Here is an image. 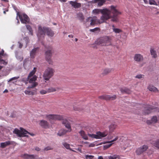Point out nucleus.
<instances>
[{"instance_id": "nucleus-1", "label": "nucleus", "mask_w": 159, "mask_h": 159, "mask_svg": "<svg viewBox=\"0 0 159 159\" xmlns=\"http://www.w3.org/2000/svg\"><path fill=\"white\" fill-rule=\"evenodd\" d=\"M110 8V10L107 8L102 9H96L93 11V12L95 14L100 12L102 14L100 20L102 23L110 18L111 21L116 22L118 20V16L121 14V12L116 9V7L112 5Z\"/></svg>"}, {"instance_id": "nucleus-2", "label": "nucleus", "mask_w": 159, "mask_h": 159, "mask_svg": "<svg viewBox=\"0 0 159 159\" xmlns=\"http://www.w3.org/2000/svg\"><path fill=\"white\" fill-rule=\"evenodd\" d=\"M46 33L48 35L51 37L53 36L54 34V33L50 29L47 27H42L40 25L39 26L37 36L39 40L44 37Z\"/></svg>"}, {"instance_id": "nucleus-3", "label": "nucleus", "mask_w": 159, "mask_h": 159, "mask_svg": "<svg viewBox=\"0 0 159 159\" xmlns=\"http://www.w3.org/2000/svg\"><path fill=\"white\" fill-rule=\"evenodd\" d=\"M111 38L110 36H104L99 38L97 41V44L101 46H111Z\"/></svg>"}, {"instance_id": "nucleus-4", "label": "nucleus", "mask_w": 159, "mask_h": 159, "mask_svg": "<svg viewBox=\"0 0 159 159\" xmlns=\"http://www.w3.org/2000/svg\"><path fill=\"white\" fill-rule=\"evenodd\" d=\"M36 71V68H34L33 70L30 73L28 76L29 83L31 84L27 87L28 89L34 88L37 86L38 84L37 83L35 82L37 78V76L35 75H34Z\"/></svg>"}, {"instance_id": "nucleus-5", "label": "nucleus", "mask_w": 159, "mask_h": 159, "mask_svg": "<svg viewBox=\"0 0 159 159\" xmlns=\"http://www.w3.org/2000/svg\"><path fill=\"white\" fill-rule=\"evenodd\" d=\"M101 23H102V22H100V20L98 19L97 18L96 16L88 17L84 21V24L87 27L91 25H93L95 24Z\"/></svg>"}, {"instance_id": "nucleus-6", "label": "nucleus", "mask_w": 159, "mask_h": 159, "mask_svg": "<svg viewBox=\"0 0 159 159\" xmlns=\"http://www.w3.org/2000/svg\"><path fill=\"white\" fill-rule=\"evenodd\" d=\"M13 133L16 134V135L19 137H28L29 134H30L32 136L34 135L33 134L30 133L26 130L21 127L20 128V129L15 128L13 131Z\"/></svg>"}, {"instance_id": "nucleus-7", "label": "nucleus", "mask_w": 159, "mask_h": 159, "mask_svg": "<svg viewBox=\"0 0 159 159\" xmlns=\"http://www.w3.org/2000/svg\"><path fill=\"white\" fill-rule=\"evenodd\" d=\"M70 121H69L66 119H64L62 120V123L68 129V130H66L65 129H62L60 130L57 134L58 135L61 136L65 134L68 132L71 131V129L70 128Z\"/></svg>"}, {"instance_id": "nucleus-8", "label": "nucleus", "mask_w": 159, "mask_h": 159, "mask_svg": "<svg viewBox=\"0 0 159 159\" xmlns=\"http://www.w3.org/2000/svg\"><path fill=\"white\" fill-rule=\"evenodd\" d=\"M54 72V70L50 67L47 68L43 75V77L45 80L48 81L53 76Z\"/></svg>"}, {"instance_id": "nucleus-9", "label": "nucleus", "mask_w": 159, "mask_h": 159, "mask_svg": "<svg viewBox=\"0 0 159 159\" xmlns=\"http://www.w3.org/2000/svg\"><path fill=\"white\" fill-rule=\"evenodd\" d=\"M107 134V133L106 132H97L96 134H88V136L92 138L96 139H101L103 137L106 136Z\"/></svg>"}, {"instance_id": "nucleus-10", "label": "nucleus", "mask_w": 159, "mask_h": 159, "mask_svg": "<svg viewBox=\"0 0 159 159\" xmlns=\"http://www.w3.org/2000/svg\"><path fill=\"white\" fill-rule=\"evenodd\" d=\"M17 16H18L21 23L23 24H27L30 21L29 18L28 16L25 13L19 14V12L17 13Z\"/></svg>"}, {"instance_id": "nucleus-11", "label": "nucleus", "mask_w": 159, "mask_h": 159, "mask_svg": "<svg viewBox=\"0 0 159 159\" xmlns=\"http://www.w3.org/2000/svg\"><path fill=\"white\" fill-rule=\"evenodd\" d=\"M29 42V40L28 37H25L22 39L20 41L18 42V45L19 48H21L22 46L26 48L27 45Z\"/></svg>"}, {"instance_id": "nucleus-12", "label": "nucleus", "mask_w": 159, "mask_h": 159, "mask_svg": "<svg viewBox=\"0 0 159 159\" xmlns=\"http://www.w3.org/2000/svg\"><path fill=\"white\" fill-rule=\"evenodd\" d=\"M51 48L50 49L47 50L45 53V57L46 61L49 64H52L53 61L51 59L52 53L51 51Z\"/></svg>"}, {"instance_id": "nucleus-13", "label": "nucleus", "mask_w": 159, "mask_h": 159, "mask_svg": "<svg viewBox=\"0 0 159 159\" xmlns=\"http://www.w3.org/2000/svg\"><path fill=\"white\" fill-rule=\"evenodd\" d=\"M148 148V146L146 145H143L142 147L137 149L136 151V153L137 155H140L144 152L146 151Z\"/></svg>"}, {"instance_id": "nucleus-14", "label": "nucleus", "mask_w": 159, "mask_h": 159, "mask_svg": "<svg viewBox=\"0 0 159 159\" xmlns=\"http://www.w3.org/2000/svg\"><path fill=\"white\" fill-rule=\"evenodd\" d=\"M99 98L100 99H103L107 100H113L116 98V96L115 95H113L112 96H111L109 95H104L100 96Z\"/></svg>"}, {"instance_id": "nucleus-15", "label": "nucleus", "mask_w": 159, "mask_h": 159, "mask_svg": "<svg viewBox=\"0 0 159 159\" xmlns=\"http://www.w3.org/2000/svg\"><path fill=\"white\" fill-rule=\"evenodd\" d=\"M21 156L22 157L27 159H36L38 158V156L36 155H29L27 154L22 155Z\"/></svg>"}, {"instance_id": "nucleus-16", "label": "nucleus", "mask_w": 159, "mask_h": 159, "mask_svg": "<svg viewBox=\"0 0 159 159\" xmlns=\"http://www.w3.org/2000/svg\"><path fill=\"white\" fill-rule=\"evenodd\" d=\"M155 108V107L151 105L148 106L146 107L144 111V114L145 115L148 114L152 111Z\"/></svg>"}, {"instance_id": "nucleus-17", "label": "nucleus", "mask_w": 159, "mask_h": 159, "mask_svg": "<svg viewBox=\"0 0 159 159\" xmlns=\"http://www.w3.org/2000/svg\"><path fill=\"white\" fill-rule=\"evenodd\" d=\"M48 119L51 121V120H60L61 119L60 117L57 115H49L47 116Z\"/></svg>"}, {"instance_id": "nucleus-18", "label": "nucleus", "mask_w": 159, "mask_h": 159, "mask_svg": "<svg viewBox=\"0 0 159 159\" xmlns=\"http://www.w3.org/2000/svg\"><path fill=\"white\" fill-rule=\"evenodd\" d=\"M134 60L137 62H141L143 60V56L140 54H136L135 55Z\"/></svg>"}, {"instance_id": "nucleus-19", "label": "nucleus", "mask_w": 159, "mask_h": 159, "mask_svg": "<svg viewBox=\"0 0 159 159\" xmlns=\"http://www.w3.org/2000/svg\"><path fill=\"white\" fill-rule=\"evenodd\" d=\"M4 51L2 49L1 52H0V63L3 64L5 65H6L7 64V62L3 59H1L2 57L3 56ZM2 67L0 66V69H1Z\"/></svg>"}, {"instance_id": "nucleus-20", "label": "nucleus", "mask_w": 159, "mask_h": 159, "mask_svg": "<svg viewBox=\"0 0 159 159\" xmlns=\"http://www.w3.org/2000/svg\"><path fill=\"white\" fill-rule=\"evenodd\" d=\"M38 50V48H35L31 50L30 52V56L31 58H34L35 57L37 52Z\"/></svg>"}, {"instance_id": "nucleus-21", "label": "nucleus", "mask_w": 159, "mask_h": 159, "mask_svg": "<svg viewBox=\"0 0 159 159\" xmlns=\"http://www.w3.org/2000/svg\"><path fill=\"white\" fill-rule=\"evenodd\" d=\"M39 125L43 127L47 128L49 126L48 122L44 120H41L39 123Z\"/></svg>"}, {"instance_id": "nucleus-22", "label": "nucleus", "mask_w": 159, "mask_h": 159, "mask_svg": "<svg viewBox=\"0 0 159 159\" xmlns=\"http://www.w3.org/2000/svg\"><path fill=\"white\" fill-rule=\"evenodd\" d=\"M79 133L81 137L84 140H88V137L87 134L85 133L84 131L81 130L79 132Z\"/></svg>"}, {"instance_id": "nucleus-23", "label": "nucleus", "mask_w": 159, "mask_h": 159, "mask_svg": "<svg viewBox=\"0 0 159 159\" xmlns=\"http://www.w3.org/2000/svg\"><path fill=\"white\" fill-rule=\"evenodd\" d=\"M69 3L71 5V6L75 8H77L80 7L81 5L80 3H77L76 1H72L69 2Z\"/></svg>"}, {"instance_id": "nucleus-24", "label": "nucleus", "mask_w": 159, "mask_h": 159, "mask_svg": "<svg viewBox=\"0 0 159 159\" xmlns=\"http://www.w3.org/2000/svg\"><path fill=\"white\" fill-rule=\"evenodd\" d=\"M157 119L156 116H153L151 118V120H148L147 123L148 124H151L152 123H155L157 122Z\"/></svg>"}, {"instance_id": "nucleus-25", "label": "nucleus", "mask_w": 159, "mask_h": 159, "mask_svg": "<svg viewBox=\"0 0 159 159\" xmlns=\"http://www.w3.org/2000/svg\"><path fill=\"white\" fill-rule=\"evenodd\" d=\"M27 89H28L26 90L24 92L25 94L28 95H34L36 94V90H34L32 91H30L29 90V89H28L27 88Z\"/></svg>"}, {"instance_id": "nucleus-26", "label": "nucleus", "mask_w": 159, "mask_h": 159, "mask_svg": "<svg viewBox=\"0 0 159 159\" xmlns=\"http://www.w3.org/2000/svg\"><path fill=\"white\" fill-rule=\"evenodd\" d=\"M16 56L17 59L20 61H21L23 59L22 53L21 52H16Z\"/></svg>"}, {"instance_id": "nucleus-27", "label": "nucleus", "mask_w": 159, "mask_h": 159, "mask_svg": "<svg viewBox=\"0 0 159 159\" xmlns=\"http://www.w3.org/2000/svg\"><path fill=\"white\" fill-rule=\"evenodd\" d=\"M116 127V125L115 123H112L109 127L110 132H113Z\"/></svg>"}, {"instance_id": "nucleus-28", "label": "nucleus", "mask_w": 159, "mask_h": 159, "mask_svg": "<svg viewBox=\"0 0 159 159\" xmlns=\"http://www.w3.org/2000/svg\"><path fill=\"white\" fill-rule=\"evenodd\" d=\"M11 142L10 141H6L5 142L1 143L0 144L1 147L2 148H3L6 147L11 144Z\"/></svg>"}, {"instance_id": "nucleus-29", "label": "nucleus", "mask_w": 159, "mask_h": 159, "mask_svg": "<svg viewBox=\"0 0 159 159\" xmlns=\"http://www.w3.org/2000/svg\"><path fill=\"white\" fill-rule=\"evenodd\" d=\"M148 89L149 90L154 92H157L158 91V90L153 85H149L148 87Z\"/></svg>"}, {"instance_id": "nucleus-30", "label": "nucleus", "mask_w": 159, "mask_h": 159, "mask_svg": "<svg viewBox=\"0 0 159 159\" xmlns=\"http://www.w3.org/2000/svg\"><path fill=\"white\" fill-rule=\"evenodd\" d=\"M60 89L58 87H57L56 88H55L53 87H50L48 89H47L48 92H52L55 91H56L57 90H58Z\"/></svg>"}, {"instance_id": "nucleus-31", "label": "nucleus", "mask_w": 159, "mask_h": 159, "mask_svg": "<svg viewBox=\"0 0 159 159\" xmlns=\"http://www.w3.org/2000/svg\"><path fill=\"white\" fill-rule=\"evenodd\" d=\"M105 0H94V2H98V5L99 6H102L105 2Z\"/></svg>"}, {"instance_id": "nucleus-32", "label": "nucleus", "mask_w": 159, "mask_h": 159, "mask_svg": "<svg viewBox=\"0 0 159 159\" xmlns=\"http://www.w3.org/2000/svg\"><path fill=\"white\" fill-rule=\"evenodd\" d=\"M150 52L152 57L155 58L157 57V54L156 51L151 48L150 50Z\"/></svg>"}, {"instance_id": "nucleus-33", "label": "nucleus", "mask_w": 159, "mask_h": 159, "mask_svg": "<svg viewBox=\"0 0 159 159\" xmlns=\"http://www.w3.org/2000/svg\"><path fill=\"white\" fill-rule=\"evenodd\" d=\"M26 26L27 29L29 31V34L31 35H33V33L31 27L29 25H26Z\"/></svg>"}, {"instance_id": "nucleus-34", "label": "nucleus", "mask_w": 159, "mask_h": 159, "mask_svg": "<svg viewBox=\"0 0 159 159\" xmlns=\"http://www.w3.org/2000/svg\"><path fill=\"white\" fill-rule=\"evenodd\" d=\"M121 91L122 93H130V91L126 88L122 89H121Z\"/></svg>"}, {"instance_id": "nucleus-35", "label": "nucleus", "mask_w": 159, "mask_h": 159, "mask_svg": "<svg viewBox=\"0 0 159 159\" xmlns=\"http://www.w3.org/2000/svg\"><path fill=\"white\" fill-rule=\"evenodd\" d=\"M109 159H119V157L116 155L110 156L108 157Z\"/></svg>"}, {"instance_id": "nucleus-36", "label": "nucleus", "mask_w": 159, "mask_h": 159, "mask_svg": "<svg viewBox=\"0 0 159 159\" xmlns=\"http://www.w3.org/2000/svg\"><path fill=\"white\" fill-rule=\"evenodd\" d=\"M101 144L102 143H101L99 144H97L96 142H95L94 143H90V144H89V147H94L95 146H97L99 145H101Z\"/></svg>"}, {"instance_id": "nucleus-37", "label": "nucleus", "mask_w": 159, "mask_h": 159, "mask_svg": "<svg viewBox=\"0 0 159 159\" xmlns=\"http://www.w3.org/2000/svg\"><path fill=\"white\" fill-rule=\"evenodd\" d=\"M112 30L113 31L116 33H119L121 31L120 29L118 28H112Z\"/></svg>"}, {"instance_id": "nucleus-38", "label": "nucleus", "mask_w": 159, "mask_h": 159, "mask_svg": "<svg viewBox=\"0 0 159 159\" xmlns=\"http://www.w3.org/2000/svg\"><path fill=\"white\" fill-rule=\"evenodd\" d=\"M111 71V70L110 69H106L104 70L103 72L102 73V74L104 75H105L109 73Z\"/></svg>"}, {"instance_id": "nucleus-39", "label": "nucleus", "mask_w": 159, "mask_h": 159, "mask_svg": "<svg viewBox=\"0 0 159 159\" xmlns=\"http://www.w3.org/2000/svg\"><path fill=\"white\" fill-rule=\"evenodd\" d=\"M63 145L67 149H70L69 144L66 143H63Z\"/></svg>"}, {"instance_id": "nucleus-40", "label": "nucleus", "mask_w": 159, "mask_h": 159, "mask_svg": "<svg viewBox=\"0 0 159 159\" xmlns=\"http://www.w3.org/2000/svg\"><path fill=\"white\" fill-rule=\"evenodd\" d=\"M149 3L151 5H157V4L154 0H149Z\"/></svg>"}, {"instance_id": "nucleus-41", "label": "nucleus", "mask_w": 159, "mask_h": 159, "mask_svg": "<svg viewBox=\"0 0 159 159\" xmlns=\"http://www.w3.org/2000/svg\"><path fill=\"white\" fill-rule=\"evenodd\" d=\"M85 156L86 159H92L94 157V156L89 155H85Z\"/></svg>"}, {"instance_id": "nucleus-42", "label": "nucleus", "mask_w": 159, "mask_h": 159, "mask_svg": "<svg viewBox=\"0 0 159 159\" xmlns=\"http://www.w3.org/2000/svg\"><path fill=\"white\" fill-rule=\"evenodd\" d=\"M29 79L28 78V77L27 78H23L21 80L22 82H23L25 83L26 84L28 83V81L29 80Z\"/></svg>"}, {"instance_id": "nucleus-43", "label": "nucleus", "mask_w": 159, "mask_h": 159, "mask_svg": "<svg viewBox=\"0 0 159 159\" xmlns=\"http://www.w3.org/2000/svg\"><path fill=\"white\" fill-rule=\"evenodd\" d=\"M112 143H111L110 144H107V145H104L103 146L104 149H107V148H109L110 147H111V146L112 145Z\"/></svg>"}, {"instance_id": "nucleus-44", "label": "nucleus", "mask_w": 159, "mask_h": 159, "mask_svg": "<svg viewBox=\"0 0 159 159\" xmlns=\"http://www.w3.org/2000/svg\"><path fill=\"white\" fill-rule=\"evenodd\" d=\"M48 92V90H41L40 91V93L41 94H46Z\"/></svg>"}, {"instance_id": "nucleus-45", "label": "nucleus", "mask_w": 159, "mask_h": 159, "mask_svg": "<svg viewBox=\"0 0 159 159\" xmlns=\"http://www.w3.org/2000/svg\"><path fill=\"white\" fill-rule=\"evenodd\" d=\"M144 75L141 74L138 75H136L135 78L138 79H141L143 78Z\"/></svg>"}, {"instance_id": "nucleus-46", "label": "nucleus", "mask_w": 159, "mask_h": 159, "mask_svg": "<svg viewBox=\"0 0 159 159\" xmlns=\"http://www.w3.org/2000/svg\"><path fill=\"white\" fill-rule=\"evenodd\" d=\"M19 78V76H18V77H14L12 78L11 79H10L8 81V82H10V81H12L13 80H16L18 79Z\"/></svg>"}, {"instance_id": "nucleus-47", "label": "nucleus", "mask_w": 159, "mask_h": 159, "mask_svg": "<svg viewBox=\"0 0 159 159\" xmlns=\"http://www.w3.org/2000/svg\"><path fill=\"white\" fill-rule=\"evenodd\" d=\"M118 136H116L114 139H113L112 140H111V141H109L108 142H107V143H112L116 141L118 139Z\"/></svg>"}, {"instance_id": "nucleus-48", "label": "nucleus", "mask_w": 159, "mask_h": 159, "mask_svg": "<svg viewBox=\"0 0 159 159\" xmlns=\"http://www.w3.org/2000/svg\"><path fill=\"white\" fill-rule=\"evenodd\" d=\"M154 145L157 148L159 149V140L156 142Z\"/></svg>"}, {"instance_id": "nucleus-49", "label": "nucleus", "mask_w": 159, "mask_h": 159, "mask_svg": "<svg viewBox=\"0 0 159 159\" xmlns=\"http://www.w3.org/2000/svg\"><path fill=\"white\" fill-rule=\"evenodd\" d=\"M52 149V148L50 146H48L45 148L44 149V151H48L49 150H51Z\"/></svg>"}, {"instance_id": "nucleus-50", "label": "nucleus", "mask_w": 159, "mask_h": 159, "mask_svg": "<svg viewBox=\"0 0 159 159\" xmlns=\"http://www.w3.org/2000/svg\"><path fill=\"white\" fill-rule=\"evenodd\" d=\"M29 61V59L28 58H27L25 59L23 62V65L25 66L27 63Z\"/></svg>"}, {"instance_id": "nucleus-51", "label": "nucleus", "mask_w": 159, "mask_h": 159, "mask_svg": "<svg viewBox=\"0 0 159 159\" xmlns=\"http://www.w3.org/2000/svg\"><path fill=\"white\" fill-rule=\"evenodd\" d=\"M98 29V28H95L94 29H90V31H91V32H94L95 31L97 30Z\"/></svg>"}, {"instance_id": "nucleus-52", "label": "nucleus", "mask_w": 159, "mask_h": 159, "mask_svg": "<svg viewBox=\"0 0 159 159\" xmlns=\"http://www.w3.org/2000/svg\"><path fill=\"white\" fill-rule=\"evenodd\" d=\"M75 111H80V109L79 107H73Z\"/></svg>"}, {"instance_id": "nucleus-53", "label": "nucleus", "mask_w": 159, "mask_h": 159, "mask_svg": "<svg viewBox=\"0 0 159 159\" xmlns=\"http://www.w3.org/2000/svg\"><path fill=\"white\" fill-rule=\"evenodd\" d=\"M35 149L37 151H39L40 150V149L38 147H36L35 148Z\"/></svg>"}, {"instance_id": "nucleus-54", "label": "nucleus", "mask_w": 159, "mask_h": 159, "mask_svg": "<svg viewBox=\"0 0 159 159\" xmlns=\"http://www.w3.org/2000/svg\"><path fill=\"white\" fill-rule=\"evenodd\" d=\"M80 19L81 20H83L84 19L83 15L82 14H80Z\"/></svg>"}, {"instance_id": "nucleus-55", "label": "nucleus", "mask_w": 159, "mask_h": 159, "mask_svg": "<svg viewBox=\"0 0 159 159\" xmlns=\"http://www.w3.org/2000/svg\"><path fill=\"white\" fill-rule=\"evenodd\" d=\"M68 36L69 38H73L74 36L72 34H70L68 35Z\"/></svg>"}, {"instance_id": "nucleus-56", "label": "nucleus", "mask_w": 159, "mask_h": 159, "mask_svg": "<svg viewBox=\"0 0 159 159\" xmlns=\"http://www.w3.org/2000/svg\"><path fill=\"white\" fill-rule=\"evenodd\" d=\"M8 92V90L6 89L3 92V93H7Z\"/></svg>"}, {"instance_id": "nucleus-57", "label": "nucleus", "mask_w": 159, "mask_h": 159, "mask_svg": "<svg viewBox=\"0 0 159 159\" xmlns=\"http://www.w3.org/2000/svg\"><path fill=\"white\" fill-rule=\"evenodd\" d=\"M143 1L145 3L147 4L148 3V0H143Z\"/></svg>"}, {"instance_id": "nucleus-58", "label": "nucleus", "mask_w": 159, "mask_h": 159, "mask_svg": "<svg viewBox=\"0 0 159 159\" xmlns=\"http://www.w3.org/2000/svg\"><path fill=\"white\" fill-rule=\"evenodd\" d=\"M59 0L62 2H66V0Z\"/></svg>"}, {"instance_id": "nucleus-59", "label": "nucleus", "mask_w": 159, "mask_h": 159, "mask_svg": "<svg viewBox=\"0 0 159 159\" xmlns=\"http://www.w3.org/2000/svg\"><path fill=\"white\" fill-rule=\"evenodd\" d=\"M16 20H17V23H18V24H19L20 23V22L18 19V18H17V16H16Z\"/></svg>"}, {"instance_id": "nucleus-60", "label": "nucleus", "mask_w": 159, "mask_h": 159, "mask_svg": "<svg viewBox=\"0 0 159 159\" xmlns=\"http://www.w3.org/2000/svg\"><path fill=\"white\" fill-rule=\"evenodd\" d=\"M98 159H103V158L102 156H99L98 157Z\"/></svg>"}, {"instance_id": "nucleus-61", "label": "nucleus", "mask_w": 159, "mask_h": 159, "mask_svg": "<svg viewBox=\"0 0 159 159\" xmlns=\"http://www.w3.org/2000/svg\"><path fill=\"white\" fill-rule=\"evenodd\" d=\"M77 150L80 152H81V150L80 148L77 149Z\"/></svg>"}, {"instance_id": "nucleus-62", "label": "nucleus", "mask_w": 159, "mask_h": 159, "mask_svg": "<svg viewBox=\"0 0 159 159\" xmlns=\"http://www.w3.org/2000/svg\"><path fill=\"white\" fill-rule=\"evenodd\" d=\"M14 46V45H13L11 47V49H13V47Z\"/></svg>"}, {"instance_id": "nucleus-63", "label": "nucleus", "mask_w": 159, "mask_h": 159, "mask_svg": "<svg viewBox=\"0 0 159 159\" xmlns=\"http://www.w3.org/2000/svg\"><path fill=\"white\" fill-rule=\"evenodd\" d=\"M78 40V39L77 38H75V41L76 42H77Z\"/></svg>"}, {"instance_id": "nucleus-64", "label": "nucleus", "mask_w": 159, "mask_h": 159, "mask_svg": "<svg viewBox=\"0 0 159 159\" xmlns=\"http://www.w3.org/2000/svg\"><path fill=\"white\" fill-rule=\"evenodd\" d=\"M70 150H71V151H73V152H75V150H72V149H70Z\"/></svg>"}]
</instances>
